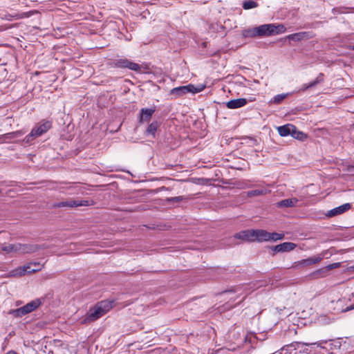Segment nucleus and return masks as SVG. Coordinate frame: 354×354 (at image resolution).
I'll list each match as a JSON object with an SVG mask.
<instances>
[{"instance_id": "obj_1", "label": "nucleus", "mask_w": 354, "mask_h": 354, "mask_svg": "<svg viewBox=\"0 0 354 354\" xmlns=\"http://www.w3.org/2000/svg\"><path fill=\"white\" fill-rule=\"evenodd\" d=\"M40 249L37 245L22 244L16 243L13 244L4 243L0 245V252L6 254H29L37 252Z\"/></svg>"}, {"instance_id": "obj_2", "label": "nucleus", "mask_w": 354, "mask_h": 354, "mask_svg": "<svg viewBox=\"0 0 354 354\" xmlns=\"http://www.w3.org/2000/svg\"><path fill=\"white\" fill-rule=\"evenodd\" d=\"M112 308V302L102 301L91 308L82 323L93 322L102 317Z\"/></svg>"}, {"instance_id": "obj_3", "label": "nucleus", "mask_w": 354, "mask_h": 354, "mask_svg": "<svg viewBox=\"0 0 354 354\" xmlns=\"http://www.w3.org/2000/svg\"><path fill=\"white\" fill-rule=\"evenodd\" d=\"M43 267L44 264H41L39 262H30L11 270L9 275L11 277H19L27 274H31L39 271Z\"/></svg>"}, {"instance_id": "obj_4", "label": "nucleus", "mask_w": 354, "mask_h": 354, "mask_svg": "<svg viewBox=\"0 0 354 354\" xmlns=\"http://www.w3.org/2000/svg\"><path fill=\"white\" fill-rule=\"evenodd\" d=\"M52 127V123L48 120H42L37 124L30 133L25 137L24 142L29 143L36 138L41 136L47 132Z\"/></svg>"}, {"instance_id": "obj_5", "label": "nucleus", "mask_w": 354, "mask_h": 354, "mask_svg": "<svg viewBox=\"0 0 354 354\" xmlns=\"http://www.w3.org/2000/svg\"><path fill=\"white\" fill-rule=\"evenodd\" d=\"M254 241L263 242V241H276L283 239V234L277 232H268L264 230H253Z\"/></svg>"}, {"instance_id": "obj_6", "label": "nucleus", "mask_w": 354, "mask_h": 354, "mask_svg": "<svg viewBox=\"0 0 354 354\" xmlns=\"http://www.w3.org/2000/svg\"><path fill=\"white\" fill-rule=\"evenodd\" d=\"M258 37H267L282 33L285 30L283 25L275 26L272 24H263L257 27Z\"/></svg>"}, {"instance_id": "obj_7", "label": "nucleus", "mask_w": 354, "mask_h": 354, "mask_svg": "<svg viewBox=\"0 0 354 354\" xmlns=\"http://www.w3.org/2000/svg\"><path fill=\"white\" fill-rule=\"evenodd\" d=\"M41 302L40 299H35L28 303L26 305L21 308L10 310V314L16 317H21L37 309L41 305Z\"/></svg>"}, {"instance_id": "obj_8", "label": "nucleus", "mask_w": 354, "mask_h": 354, "mask_svg": "<svg viewBox=\"0 0 354 354\" xmlns=\"http://www.w3.org/2000/svg\"><path fill=\"white\" fill-rule=\"evenodd\" d=\"M278 133L281 136H288L290 135L297 140H303L306 138V135L301 131H297V128L291 124H288L277 128Z\"/></svg>"}, {"instance_id": "obj_9", "label": "nucleus", "mask_w": 354, "mask_h": 354, "mask_svg": "<svg viewBox=\"0 0 354 354\" xmlns=\"http://www.w3.org/2000/svg\"><path fill=\"white\" fill-rule=\"evenodd\" d=\"M113 64L117 68H129L134 71H139L141 69V66L127 59H119L113 62Z\"/></svg>"}, {"instance_id": "obj_10", "label": "nucleus", "mask_w": 354, "mask_h": 354, "mask_svg": "<svg viewBox=\"0 0 354 354\" xmlns=\"http://www.w3.org/2000/svg\"><path fill=\"white\" fill-rule=\"evenodd\" d=\"M203 88H195L194 85L189 84L187 86H179L174 88L171 90V94H175L177 95H182L185 93H196L201 91Z\"/></svg>"}, {"instance_id": "obj_11", "label": "nucleus", "mask_w": 354, "mask_h": 354, "mask_svg": "<svg viewBox=\"0 0 354 354\" xmlns=\"http://www.w3.org/2000/svg\"><path fill=\"white\" fill-rule=\"evenodd\" d=\"M88 205V201H74V200H70L67 201H62L59 202L57 203H55L53 205V207H78V206H87Z\"/></svg>"}, {"instance_id": "obj_12", "label": "nucleus", "mask_w": 354, "mask_h": 354, "mask_svg": "<svg viewBox=\"0 0 354 354\" xmlns=\"http://www.w3.org/2000/svg\"><path fill=\"white\" fill-rule=\"evenodd\" d=\"M296 248V244L291 242H284L272 247L274 252H283L293 250Z\"/></svg>"}, {"instance_id": "obj_13", "label": "nucleus", "mask_w": 354, "mask_h": 354, "mask_svg": "<svg viewBox=\"0 0 354 354\" xmlns=\"http://www.w3.org/2000/svg\"><path fill=\"white\" fill-rule=\"evenodd\" d=\"M350 208L351 205L349 203H345L333 209H330L327 212L326 216L328 217H333L344 213L345 212L348 211Z\"/></svg>"}, {"instance_id": "obj_14", "label": "nucleus", "mask_w": 354, "mask_h": 354, "mask_svg": "<svg viewBox=\"0 0 354 354\" xmlns=\"http://www.w3.org/2000/svg\"><path fill=\"white\" fill-rule=\"evenodd\" d=\"M234 238L244 241L254 242L253 230H248L236 233Z\"/></svg>"}, {"instance_id": "obj_15", "label": "nucleus", "mask_w": 354, "mask_h": 354, "mask_svg": "<svg viewBox=\"0 0 354 354\" xmlns=\"http://www.w3.org/2000/svg\"><path fill=\"white\" fill-rule=\"evenodd\" d=\"M247 104L245 98H239L228 101L226 106L228 109H235L244 106Z\"/></svg>"}, {"instance_id": "obj_16", "label": "nucleus", "mask_w": 354, "mask_h": 354, "mask_svg": "<svg viewBox=\"0 0 354 354\" xmlns=\"http://www.w3.org/2000/svg\"><path fill=\"white\" fill-rule=\"evenodd\" d=\"M311 36L310 35V33L308 32H297L294 34L289 35L287 38L288 39L295 41H299L301 40H305L310 39Z\"/></svg>"}, {"instance_id": "obj_17", "label": "nucleus", "mask_w": 354, "mask_h": 354, "mask_svg": "<svg viewBox=\"0 0 354 354\" xmlns=\"http://www.w3.org/2000/svg\"><path fill=\"white\" fill-rule=\"evenodd\" d=\"M322 258L323 257L319 255L311 257L310 258L301 260L299 262V264L301 266H309L315 264L321 261Z\"/></svg>"}, {"instance_id": "obj_18", "label": "nucleus", "mask_w": 354, "mask_h": 354, "mask_svg": "<svg viewBox=\"0 0 354 354\" xmlns=\"http://www.w3.org/2000/svg\"><path fill=\"white\" fill-rule=\"evenodd\" d=\"M24 134V132L21 131L11 132L8 133L3 134L0 136V143L6 142L7 139H15L19 136H21Z\"/></svg>"}, {"instance_id": "obj_19", "label": "nucleus", "mask_w": 354, "mask_h": 354, "mask_svg": "<svg viewBox=\"0 0 354 354\" xmlns=\"http://www.w3.org/2000/svg\"><path fill=\"white\" fill-rule=\"evenodd\" d=\"M298 200L296 198L284 199L277 203L279 207H294L297 203Z\"/></svg>"}, {"instance_id": "obj_20", "label": "nucleus", "mask_w": 354, "mask_h": 354, "mask_svg": "<svg viewBox=\"0 0 354 354\" xmlns=\"http://www.w3.org/2000/svg\"><path fill=\"white\" fill-rule=\"evenodd\" d=\"M154 112V109H142L140 120L149 121Z\"/></svg>"}, {"instance_id": "obj_21", "label": "nucleus", "mask_w": 354, "mask_h": 354, "mask_svg": "<svg viewBox=\"0 0 354 354\" xmlns=\"http://www.w3.org/2000/svg\"><path fill=\"white\" fill-rule=\"evenodd\" d=\"M270 191L266 189H255L252 190L247 192V196L249 197L259 196V195H266L268 193H269Z\"/></svg>"}, {"instance_id": "obj_22", "label": "nucleus", "mask_w": 354, "mask_h": 354, "mask_svg": "<svg viewBox=\"0 0 354 354\" xmlns=\"http://www.w3.org/2000/svg\"><path fill=\"white\" fill-rule=\"evenodd\" d=\"M158 127V124L157 122H151L147 127L146 130V133L147 134L151 135L153 138H155V133Z\"/></svg>"}, {"instance_id": "obj_23", "label": "nucleus", "mask_w": 354, "mask_h": 354, "mask_svg": "<svg viewBox=\"0 0 354 354\" xmlns=\"http://www.w3.org/2000/svg\"><path fill=\"white\" fill-rule=\"evenodd\" d=\"M245 37H256L257 35V27L244 30L242 33Z\"/></svg>"}, {"instance_id": "obj_24", "label": "nucleus", "mask_w": 354, "mask_h": 354, "mask_svg": "<svg viewBox=\"0 0 354 354\" xmlns=\"http://www.w3.org/2000/svg\"><path fill=\"white\" fill-rule=\"evenodd\" d=\"M257 6L258 5H257V2L252 1V0L246 1L243 3V8L245 10H249L251 8H254L257 7Z\"/></svg>"}, {"instance_id": "obj_25", "label": "nucleus", "mask_w": 354, "mask_h": 354, "mask_svg": "<svg viewBox=\"0 0 354 354\" xmlns=\"http://www.w3.org/2000/svg\"><path fill=\"white\" fill-rule=\"evenodd\" d=\"M322 76H323L322 74H319V75L314 81H313L312 82L308 84V86H310V88H311V87L315 86L317 84L322 82L323 81Z\"/></svg>"}, {"instance_id": "obj_26", "label": "nucleus", "mask_w": 354, "mask_h": 354, "mask_svg": "<svg viewBox=\"0 0 354 354\" xmlns=\"http://www.w3.org/2000/svg\"><path fill=\"white\" fill-rule=\"evenodd\" d=\"M30 16V15L27 12H24L22 14H17V15H12L10 16L12 18H15V19H21V18H24V17H28Z\"/></svg>"}, {"instance_id": "obj_27", "label": "nucleus", "mask_w": 354, "mask_h": 354, "mask_svg": "<svg viewBox=\"0 0 354 354\" xmlns=\"http://www.w3.org/2000/svg\"><path fill=\"white\" fill-rule=\"evenodd\" d=\"M286 95L281 94V95H277L274 97V102L276 103H280L285 97Z\"/></svg>"}, {"instance_id": "obj_28", "label": "nucleus", "mask_w": 354, "mask_h": 354, "mask_svg": "<svg viewBox=\"0 0 354 354\" xmlns=\"http://www.w3.org/2000/svg\"><path fill=\"white\" fill-rule=\"evenodd\" d=\"M340 266V263H334L328 265L326 268L328 270H332Z\"/></svg>"}, {"instance_id": "obj_29", "label": "nucleus", "mask_w": 354, "mask_h": 354, "mask_svg": "<svg viewBox=\"0 0 354 354\" xmlns=\"http://www.w3.org/2000/svg\"><path fill=\"white\" fill-rule=\"evenodd\" d=\"M183 196H176V197H173V198H171L169 199V201H174V202H179V201H181L183 200Z\"/></svg>"}, {"instance_id": "obj_30", "label": "nucleus", "mask_w": 354, "mask_h": 354, "mask_svg": "<svg viewBox=\"0 0 354 354\" xmlns=\"http://www.w3.org/2000/svg\"><path fill=\"white\" fill-rule=\"evenodd\" d=\"M310 88V86H308V84H304V85L302 86V87L301 88V90H302V91H306V90H307V89H308V88Z\"/></svg>"}, {"instance_id": "obj_31", "label": "nucleus", "mask_w": 354, "mask_h": 354, "mask_svg": "<svg viewBox=\"0 0 354 354\" xmlns=\"http://www.w3.org/2000/svg\"><path fill=\"white\" fill-rule=\"evenodd\" d=\"M353 309H354V306H353V305L351 306L350 307H348V308L346 309V310H345V311H348V310H353Z\"/></svg>"}, {"instance_id": "obj_32", "label": "nucleus", "mask_w": 354, "mask_h": 354, "mask_svg": "<svg viewBox=\"0 0 354 354\" xmlns=\"http://www.w3.org/2000/svg\"><path fill=\"white\" fill-rule=\"evenodd\" d=\"M6 354H17V353L15 351H9Z\"/></svg>"}, {"instance_id": "obj_33", "label": "nucleus", "mask_w": 354, "mask_h": 354, "mask_svg": "<svg viewBox=\"0 0 354 354\" xmlns=\"http://www.w3.org/2000/svg\"><path fill=\"white\" fill-rule=\"evenodd\" d=\"M305 345H312V344H315V343H312V344H308V343H306L304 344Z\"/></svg>"}, {"instance_id": "obj_34", "label": "nucleus", "mask_w": 354, "mask_h": 354, "mask_svg": "<svg viewBox=\"0 0 354 354\" xmlns=\"http://www.w3.org/2000/svg\"><path fill=\"white\" fill-rule=\"evenodd\" d=\"M4 19H7V20H10V18H8L7 17H6Z\"/></svg>"}, {"instance_id": "obj_35", "label": "nucleus", "mask_w": 354, "mask_h": 354, "mask_svg": "<svg viewBox=\"0 0 354 354\" xmlns=\"http://www.w3.org/2000/svg\"><path fill=\"white\" fill-rule=\"evenodd\" d=\"M353 50H354V46H353Z\"/></svg>"}, {"instance_id": "obj_36", "label": "nucleus", "mask_w": 354, "mask_h": 354, "mask_svg": "<svg viewBox=\"0 0 354 354\" xmlns=\"http://www.w3.org/2000/svg\"><path fill=\"white\" fill-rule=\"evenodd\" d=\"M353 306H354V304H353Z\"/></svg>"}]
</instances>
